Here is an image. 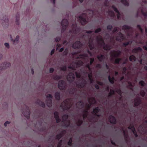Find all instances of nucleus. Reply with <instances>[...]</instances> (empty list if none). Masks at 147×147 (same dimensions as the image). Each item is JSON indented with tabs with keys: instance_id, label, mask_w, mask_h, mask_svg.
<instances>
[{
	"instance_id": "f257e3e1",
	"label": "nucleus",
	"mask_w": 147,
	"mask_h": 147,
	"mask_svg": "<svg viewBox=\"0 0 147 147\" xmlns=\"http://www.w3.org/2000/svg\"><path fill=\"white\" fill-rule=\"evenodd\" d=\"M96 40L99 44L101 46H103V48L105 50L108 51L111 49V45L108 44L105 45L104 41L102 37H97Z\"/></svg>"
},
{
	"instance_id": "f03ea898",
	"label": "nucleus",
	"mask_w": 147,
	"mask_h": 147,
	"mask_svg": "<svg viewBox=\"0 0 147 147\" xmlns=\"http://www.w3.org/2000/svg\"><path fill=\"white\" fill-rule=\"evenodd\" d=\"M71 100V98H69L65 99L63 101L61 106H62L64 110H68L70 109L72 106Z\"/></svg>"
},
{
	"instance_id": "7ed1b4c3",
	"label": "nucleus",
	"mask_w": 147,
	"mask_h": 147,
	"mask_svg": "<svg viewBox=\"0 0 147 147\" xmlns=\"http://www.w3.org/2000/svg\"><path fill=\"white\" fill-rule=\"evenodd\" d=\"M72 29L69 30V33L73 35L79 33L80 31V28L78 27L76 23H73L71 26Z\"/></svg>"
},
{
	"instance_id": "20e7f679",
	"label": "nucleus",
	"mask_w": 147,
	"mask_h": 147,
	"mask_svg": "<svg viewBox=\"0 0 147 147\" xmlns=\"http://www.w3.org/2000/svg\"><path fill=\"white\" fill-rule=\"evenodd\" d=\"M78 19L82 25H85L88 22L86 20L87 18V14L86 13H83L78 17Z\"/></svg>"
},
{
	"instance_id": "39448f33",
	"label": "nucleus",
	"mask_w": 147,
	"mask_h": 147,
	"mask_svg": "<svg viewBox=\"0 0 147 147\" xmlns=\"http://www.w3.org/2000/svg\"><path fill=\"white\" fill-rule=\"evenodd\" d=\"M24 107L25 109L24 108L22 110V113L28 119L30 118V114L29 108L26 105H24Z\"/></svg>"
},
{
	"instance_id": "423d86ee",
	"label": "nucleus",
	"mask_w": 147,
	"mask_h": 147,
	"mask_svg": "<svg viewBox=\"0 0 147 147\" xmlns=\"http://www.w3.org/2000/svg\"><path fill=\"white\" fill-rule=\"evenodd\" d=\"M68 21L67 19H64L62 20L61 23L62 26L61 33H63L65 31L68 26Z\"/></svg>"
},
{
	"instance_id": "0eeeda50",
	"label": "nucleus",
	"mask_w": 147,
	"mask_h": 147,
	"mask_svg": "<svg viewBox=\"0 0 147 147\" xmlns=\"http://www.w3.org/2000/svg\"><path fill=\"white\" fill-rule=\"evenodd\" d=\"M58 88L60 90H65L66 88V84L65 82L63 80H61L59 82Z\"/></svg>"
},
{
	"instance_id": "6e6552de",
	"label": "nucleus",
	"mask_w": 147,
	"mask_h": 147,
	"mask_svg": "<svg viewBox=\"0 0 147 147\" xmlns=\"http://www.w3.org/2000/svg\"><path fill=\"white\" fill-rule=\"evenodd\" d=\"M82 45L80 41H77L75 42L72 45V47L75 49H80L82 47Z\"/></svg>"
},
{
	"instance_id": "1a4fd4ad",
	"label": "nucleus",
	"mask_w": 147,
	"mask_h": 147,
	"mask_svg": "<svg viewBox=\"0 0 147 147\" xmlns=\"http://www.w3.org/2000/svg\"><path fill=\"white\" fill-rule=\"evenodd\" d=\"M75 78L74 74L72 72L70 73L67 77V80L70 83L74 82Z\"/></svg>"
},
{
	"instance_id": "9d476101",
	"label": "nucleus",
	"mask_w": 147,
	"mask_h": 147,
	"mask_svg": "<svg viewBox=\"0 0 147 147\" xmlns=\"http://www.w3.org/2000/svg\"><path fill=\"white\" fill-rule=\"evenodd\" d=\"M121 52L120 50L117 51H113L110 53L111 55L114 57H119L121 54Z\"/></svg>"
},
{
	"instance_id": "9b49d317",
	"label": "nucleus",
	"mask_w": 147,
	"mask_h": 147,
	"mask_svg": "<svg viewBox=\"0 0 147 147\" xmlns=\"http://www.w3.org/2000/svg\"><path fill=\"white\" fill-rule=\"evenodd\" d=\"M117 36L116 38V40L119 42L122 41L125 39L124 35L120 32L118 33Z\"/></svg>"
},
{
	"instance_id": "f8f14e48",
	"label": "nucleus",
	"mask_w": 147,
	"mask_h": 147,
	"mask_svg": "<svg viewBox=\"0 0 147 147\" xmlns=\"http://www.w3.org/2000/svg\"><path fill=\"white\" fill-rule=\"evenodd\" d=\"M134 107H136L140 105L142 102L141 98L140 97H137L136 98L134 101Z\"/></svg>"
},
{
	"instance_id": "ddd939ff",
	"label": "nucleus",
	"mask_w": 147,
	"mask_h": 147,
	"mask_svg": "<svg viewBox=\"0 0 147 147\" xmlns=\"http://www.w3.org/2000/svg\"><path fill=\"white\" fill-rule=\"evenodd\" d=\"M11 66V64L9 62H5L0 65V70L5 69Z\"/></svg>"
},
{
	"instance_id": "4468645a",
	"label": "nucleus",
	"mask_w": 147,
	"mask_h": 147,
	"mask_svg": "<svg viewBox=\"0 0 147 147\" xmlns=\"http://www.w3.org/2000/svg\"><path fill=\"white\" fill-rule=\"evenodd\" d=\"M86 84V81L83 80L82 82L76 84L77 86L79 88H84Z\"/></svg>"
},
{
	"instance_id": "2eb2a0df",
	"label": "nucleus",
	"mask_w": 147,
	"mask_h": 147,
	"mask_svg": "<svg viewBox=\"0 0 147 147\" xmlns=\"http://www.w3.org/2000/svg\"><path fill=\"white\" fill-rule=\"evenodd\" d=\"M108 120L110 122L113 124H115L116 123V119L112 115H110L108 117Z\"/></svg>"
},
{
	"instance_id": "dca6fc26",
	"label": "nucleus",
	"mask_w": 147,
	"mask_h": 147,
	"mask_svg": "<svg viewBox=\"0 0 147 147\" xmlns=\"http://www.w3.org/2000/svg\"><path fill=\"white\" fill-rule=\"evenodd\" d=\"M100 111V109L98 107H96L93 109L92 113L94 114L95 115L98 117H99L100 115L98 114L97 113Z\"/></svg>"
},
{
	"instance_id": "f3484780",
	"label": "nucleus",
	"mask_w": 147,
	"mask_h": 147,
	"mask_svg": "<svg viewBox=\"0 0 147 147\" xmlns=\"http://www.w3.org/2000/svg\"><path fill=\"white\" fill-rule=\"evenodd\" d=\"M2 20H3L2 24L3 25L5 26L6 25L8 26L9 25V20L7 16H5V17H4L3 19Z\"/></svg>"
},
{
	"instance_id": "a211bd4d",
	"label": "nucleus",
	"mask_w": 147,
	"mask_h": 147,
	"mask_svg": "<svg viewBox=\"0 0 147 147\" xmlns=\"http://www.w3.org/2000/svg\"><path fill=\"white\" fill-rule=\"evenodd\" d=\"M97 58L98 60L101 62H104L105 61V57L104 55L102 54L98 55L97 57Z\"/></svg>"
},
{
	"instance_id": "6ab92c4d",
	"label": "nucleus",
	"mask_w": 147,
	"mask_h": 147,
	"mask_svg": "<svg viewBox=\"0 0 147 147\" xmlns=\"http://www.w3.org/2000/svg\"><path fill=\"white\" fill-rule=\"evenodd\" d=\"M76 105H78L77 107L79 109L82 108L84 106V103L81 100L79 101L76 104Z\"/></svg>"
},
{
	"instance_id": "aec40b11",
	"label": "nucleus",
	"mask_w": 147,
	"mask_h": 147,
	"mask_svg": "<svg viewBox=\"0 0 147 147\" xmlns=\"http://www.w3.org/2000/svg\"><path fill=\"white\" fill-rule=\"evenodd\" d=\"M54 96L56 100H60L61 98L60 97V92H57L55 94Z\"/></svg>"
},
{
	"instance_id": "412c9836",
	"label": "nucleus",
	"mask_w": 147,
	"mask_h": 147,
	"mask_svg": "<svg viewBox=\"0 0 147 147\" xmlns=\"http://www.w3.org/2000/svg\"><path fill=\"white\" fill-rule=\"evenodd\" d=\"M46 104L47 106L49 107L52 106V100L51 99H48L46 100Z\"/></svg>"
},
{
	"instance_id": "4be33fe9",
	"label": "nucleus",
	"mask_w": 147,
	"mask_h": 147,
	"mask_svg": "<svg viewBox=\"0 0 147 147\" xmlns=\"http://www.w3.org/2000/svg\"><path fill=\"white\" fill-rule=\"evenodd\" d=\"M36 103L40 107L44 108L45 107V103L42 101L39 100H38L36 102Z\"/></svg>"
},
{
	"instance_id": "5701e85b",
	"label": "nucleus",
	"mask_w": 147,
	"mask_h": 147,
	"mask_svg": "<svg viewBox=\"0 0 147 147\" xmlns=\"http://www.w3.org/2000/svg\"><path fill=\"white\" fill-rule=\"evenodd\" d=\"M76 91V89L74 87H72L69 89V93L71 94H74Z\"/></svg>"
},
{
	"instance_id": "b1692460",
	"label": "nucleus",
	"mask_w": 147,
	"mask_h": 147,
	"mask_svg": "<svg viewBox=\"0 0 147 147\" xmlns=\"http://www.w3.org/2000/svg\"><path fill=\"white\" fill-rule=\"evenodd\" d=\"M142 50V49L140 47L135 48L133 49L132 52L133 53H137L138 51H141Z\"/></svg>"
},
{
	"instance_id": "393cba45",
	"label": "nucleus",
	"mask_w": 147,
	"mask_h": 147,
	"mask_svg": "<svg viewBox=\"0 0 147 147\" xmlns=\"http://www.w3.org/2000/svg\"><path fill=\"white\" fill-rule=\"evenodd\" d=\"M88 46L90 49L91 50L94 49V46L93 42V41H89L88 42Z\"/></svg>"
},
{
	"instance_id": "a878e982",
	"label": "nucleus",
	"mask_w": 147,
	"mask_h": 147,
	"mask_svg": "<svg viewBox=\"0 0 147 147\" xmlns=\"http://www.w3.org/2000/svg\"><path fill=\"white\" fill-rule=\"evenodd\" d=\"M108 78L109 82L111 84H113L114 83L115 79L113 77H111L110 76H109Z\"/></svg>"
},
{
	"instance_id": "bb28decb",
	"label": "nucleus",
	"mask_w": 147,
	"mask_h": 147,
	"mask_svg": "<svg viewBox=\"0 0 147 147\" xmlns=\"http://www.w3.org/2000/svg\"><path fill=\"white\" fill-rule=\"evenodd\" d=\"M112 10H108L109 15L111 17H114L115 16V14L114 12L111 11Z\"/></svg>"
},
{
	"instance_id": "cd10ccee",
	"label": "nucleus",
	"mask_w": 147,
	"mask_h": 147,
	"mask_svg": "<svg viewBox=\"0 0 147 147\" xmlns=\"http://www.w3.org/2000/svg\"><path fill=\"white\" fill-rule=\"evenodd\" d=\"M20 19V15L19 14L17 13L16 16V23L17 25H19V20Z\"/></svg>"
},
{
	"instance_id": "c85d7f7f",
	"label": "nucleus",
	"mask_w": 147,
	"mask_h": 147,
	"mask_svg": "<svg viewBox=\"0 0 147 147\" xmlns=\"http://www.w3.org/2000/svg\"><path fill=\"white\" fill-rule=\"evenodd\" d=\"M115 11L117 13V16L118 19H119L121 18V15L120 13L119 10H113Z\"/></svg>"
},
{
	"instance_id": "c756f323",
	"label": "nucleus",
	"mask_w": 147,
	"mask_h": 147,
	"mask_svg": "<svg viewBox=\"0 0 147 147\" xmlns=\"http://www.w3.org/2000/svg\"><path fill=\"white\" fill-rule=\"evenodd\" d=\"M129 60L130 61H135L136 60V57L134 55H131L129 57Z\"/></svg>"
},
{
	"instance_id": "7c9ffc66",
	"label": "nucleus",
	"mask_w": 147,
	"mask_h": 147,
	"mask_svg": "<svg viewBox=\"0 0 147 147\" xmlns=\"http://www.w3.org/2000/svg\"><path fill=\"white\" fill-rule=\"evenodd\" d=\"M53 77L54 80H58L61 78V76L58 75H54Z\"/></svg>"
},
{
	"instance_id": "2f4dec72",
	"label": "nucleus",
	"mask_w": 147,
	"mask_h": 147,
	"mask_svg": "<svg viewBox=\"0 0 147 147\" xmlns=\"http://www.w3.org/2000/svg\"><path fill=\"white\" fill-rule=\"evenodd\" d=\"M131 27L127 25H124L122 27V29L125 30H129L131 29Z\"/></svg>"
},
{
	"instance_id": "473e14b6",
	"label": "nucleus",
	"mask_w": 147,
	"mask_h": 147,
	"mask_svg": "<svg viewBox=\"0 0 147 147\" xmlns=\"http://www.w3.org/2000/svg\"><path fill=\"white\" fill-rule=\"evenodd\" d=\"M115 91L114 90H110V92L108 96L109 97L115 94Z\"/></svg>"
},
{
	"instance_id": "72a5a7b5",
	"label": "nucleus",
	"mask_w": 147,
	"mask_h": 147,
	"mask_svg": "<svg viewBox=\"0 0 147 147\" xmlns=\"http://www.w3.org/2000/svg\"><path fill=\"white\" fill-rule=\"evenodd\" d=\"M121 2L125 5L128 6L129 5L128 1L127 0H121Z\"/></svg>"
},
{
	"instance_id": "f704fd0d",
	"label": "nucleus",
	"mask_w": 147,
	"mask_h": 147,
	"mask_svg": "<svg viewBox=\"0 0 147 147\" xmlns=\"http://www.w3.org/2000/svg\"><path fill=\"white\" fill-rule=\"evenodd\" d=\"M83 121L82 119H79L77 122V125L78 126H80L82 124Z\"/></svg>"
},
{
	"instance_id": "c9c22d12",
	"label": "nucleus",
	"mask_w": 147,
	"mask_h": 147,
	"mask_svg": "<svg viewBox=\"0 0 147 147\" xmlns=\"http://www.w3.org/2000/svg\"><path fill=\"white\" fill-rule=\"evenodd\" d=\"M121 60V59L120 58H116L115 61V64H118L119 63L120 61Z\"/></svg>"
},
{
	"instance_id": "e433bc0d",
	"label": "nucleus",
	"mask_w": 147,
	"mask_h": 147,
	"mask_svg": "<svg viewBox=\"0 0 147 147\" xmlns=\"http://www.w3.org/2000/svg\"><path fill=\"white\" fill-rule=\"evenodd\" d=\"M72 138H71L69 139V141H68L67 142V144L69 146H71L72 145Z\"/></svg>"
},
{
	"instance_id": "4c0bfd02",
	"label": "nucleus",
	"mask_w": 147,
	"mask_h": 147,
	"mask_svg": "<svg viewBox=\"0 0 147 147\" xmlns=\"http://www.w3.org/2000/svg\"><path fill=\"white\" fill-rule=\"evenodd\" d=\"M68 115L67 114H65L62 116V119L64 121H66L68 118Z\"/></svg>"
},
{
	"instance_id": "58836bf2",
	"label": "nucleus",
	"mask_w": 147,
	"mask_h": 147,
	"mask_svg": "<svg viewBox=\"0 0 147 147\" xmlns=\"http://www.w3.org/2000/svg\"><path fill=\"white\" fill-rule=\"evenodd\" d=\"M131 42L130 41H128L127 42H124L123 43L122 46L123 47H125L128 45L130 44L131 43Z\"/></svg>"
},
{
	"instance_id": "ea45409f",
	"label": "nucleus",
	"mask_w": 147,
	"mask_h": 147,
	"mask_svg": "<svg viewBox=\"0 0 147 147\" xmlns=\"http://www.w3.org/2000/svg\"><path fill=\"white\" fill-rule=\"evenodd\" d=\"M141 12L142 14L145 17V18L147 17V12H144V10H141Z\"/></svg>"
},
{
	"instance_id": "a19ab883",
	"label": "nucleus",
	"mask_w": 147,
	"mask_h": 147,
	"mask_svg": "<svg viewBox=\"0 0 147 147\" xmlns=\"http://www.w3.org/2000/svg\"><path fill=\"white\" fill-rule=\"evenodd\" d=\"M116 92L119 94V95L121 96L122 92L120 89H117L116 91Z\"/></svg>"
},
{
	"instance_id": "79ce46f5",
	"label": "nucleus",
	"mask_w": 147,
	"mask_h": 147,
	"mask_svg": "<svg viewBox=\"0 0 147 147\" xmlns=\"http://www.w3.org/2000/svg\"><path fill=\"white\" fill-rule=\"evenodd\" d=\"M146 94V92L143 90H142L140 92V94L142 97L144 96Z\"/></svg>"
},
{
	"instance_id": "37998d69",
	"label": "nucleus",
	"mask_w": 147,
	"mask_h": 147,
	"mask_svg": "<svg viewBox=\"0 0 147 147\" xmlns=\"http://www.w3.org/2000/svg\"><path fill=\"white\" fill-rule=\"evenodd\" d=\"M70 124V122L68 121L67 122H64V126L66 127H68L69 126Z\"/></svg>"
},
{
	"instance_id": "c03bdc74",
	"label": "nucleus",
	"mask_w": 147,
	"mask_h": 147,
	"mask_svg": "<svg viewBox=\"0 0 147 147\" xmlns=\"http://www.w3.org/2000/svg\"><path fill=\"white\" fill-rule=\"evenodd\" d=\"M54 117L55 118L59 117V113L57 111H55L54 113Z\"/></svg>"
},
{
	"instance_id": "a18cd8bd",
	"label": "nucleus",
	"mask_w": 147,
	"mask_h": 147,
	"mask_svg": "<svg viewBox=\"0 0 147 147\" xmlns=\"http://www.w3.org/2000/svg\"><path fill=\"white\" fill-rule=\"evenodd\" d=\"M139 84L142 87L144 86L145 85V83L143 80H141L139 82Z\"/></svg>"
},
{
	"instance_id": "49530a36",
	"label": "nucleus",
	"mask_w": 147,
	"mask_h": 147,
	"mask_svg": "<svg viewBox=\"0 0 147 147\" xmlns=\"http://www.w3.org/2000/svg\"><path fill=\"white\" fill-rule=\"evenodd\" d=\"M19 36H17L15 39V40H13V39H11V40L12 41H13V42H15V41L18 42V41L19 40Z\"/></svg>"
},
{
	"instance_id": "de8ad7c7",
	"label": "nucleus",
	"mask_w": 147,
	"mask_h": 147,
	"mask_svg": "<svg viewBox=\"0 0 147 147\" xmlns=\"http://www.w3.org/2000/svg\"><path fill=\"white\" fill-rule=\"evenodd\" d=\"M80 56L81 57H87L88 55L84 53L80 54Z\"/></svg>"
},
{
	"instance_id": "09e8293b",
	"label": "nucleus",
	"mask_w": 147,
	"mask_h": 147,
	"mask_svg": "<svg viewBox=\"0 0 147 147\" xmlns=\"http://www.w3.org/2000/svg\"><path fill=\"white\" fill-rule=\"evenodd\" d=\"M61 70L64 71H66L67 70V68L66 66L64 65L61 67Z\"/></svg>"
},
{
	"instance_id": "8fccbe9b",
	"label": "nucleus",
	"mask_w": 147,
	"mask_h": 147,
	"mask_svg": "<svg viewBox=\"0 0 147 147\" xmlns=\"http://www.w3.org/2000/svg\"><path fill=\"white\" fill-rule=\"evenodd\" d=\"M90 65H90L89 64V63H88V64H86V67H87V68H88V69H89V71H91V67H90Z\"/></svg>"
},
{
	"instance_id": "3c124183",
	"label": "nucleus",
	"mask_w": 147,
	"mask_h": 147,
	"mask_svg": "<svg viewBox=\"0 0 147 147\" xmlns=\"http://www.w3.org/2000/svg\"><path fill=\"white\" fill-rule=\"evenodd\" d=\"M107 29L108 30H111L113 29V26L112 25H109L107 26Z\"/></svg>"
},
{
	"instance_id": "603ef678",
	"label": "nucleus",
	"mask_w": 147,
	"mask_h": 147,
	"mask_svg": "<svg viewBox=\"0 0 147 147\" xmlns=\"http://www.w3.org/2000/svg\"><path fill=\"white\" fill-rule=\"evenodd\" d=\"M101 30V29L100 28H98L97 29L94 31V32L96 33H97L100 32Z\"/></svg>"
},
{
	"instance_id": "864d4df0",
	"label": "nucleus",
	"mask_w": 147,
	"mask_h": 147,
	"mask_svg": "<svg viewBox=\"0 0 147 147\" xmlns=\"http://www.w3.org/2000/svg\"><path fill=\"white\" fill-rule=\"evenodd\" d=\"M62 140H61L59 141V142L57 144V147H61L62 145Z\"/></svg>"
},
{
	"instance_id": "5fc2aeb1",
	"label": "nucleus",
	"mask_w": 147,
	"mask_h": 147,
	"mask_svg": "<svg viewBox=\"0 0 147 147\" xmlns=\"http://www.w3.org/2000/svg\"><path fill=\"white\" fill-rule=\"evenodd\" d=\"M94 61V58H91L90 59V61L89 64L91 65L92 64L93 62Z\"/></svg>"
},
{
	"instance_id": "6e6d98bb",
	"label": "nucleus",
	"mask_w": 147,
	"mask_h": 147,
	"mask_svg": "<svg viewBox=\"0 0 147 147\" xmlns=\"http://www.w3.org/2000/svg\"><path fill=\"white\" fill-rule=\"evenodd\" d=\"M88 114L87 113H84L83 115V117L84 119H86V118H87L88 116Z\"/></svg>"
},
{
	"instance_id": "4d7b16f0",
	"label": "nucleus",
	"mask_w": 147,
	"mask_h": 147,
	"mask_svg": "<svg viewBox=\"0 0 147 147\" xmlns=\"http://www.w3.org/2000/svg\"><path fill=\"white\" fill-rule=\"evenodd\" d=\"M63 54L66 56L67 55L68 53V50L67 49H66L65 51L63 52Z\"/></svg>"
},
{
	"instance_id": "13d9d810",
	"label": "nucleus",
	"mask_w": 147,
	"mask_h": 147,
	"mask_svg": "<svg viewBox=\"0 0 147 147\" xmlns=\"http://www.w3.org/2000/svg\"><path fill=\"white\" fill-rule=\"evenodd\" d=\"M68 68L73 70H76L75 67L73 66H69L68 67Z\"/></svg>"
},
{
	"instance_id": "bf43d9fd",
	"label": "nucleus",
	"mask_w": 147,
	"mask_h": 147,
	"mask_svg": "<svg viewBox=\"0 0 147 147\" xmlns=\"http://www.w3.org/2000/svg\"><path fill=\"white\" fill-rule=\"evenodd\" d=\"M61 40V38L60 37H56L55 39V41L57 42H58L59 41H60Z\"/></svg>"
},
{
	"instance_id": "052dcab7",
	"label": "nucleus",
	"mask_w": 147,
	"mask_h": 147,
	"mask_svg": "<svg viewBox=\"0 0 147 147\" xmlns=\"http://www.w3.org/2000/svg\"><path fill=\"white\" fill-rule=\"evenodd\" d=\"M118 31V29L117 27L115 28L112 31L113 33H115Z\"/></svg>"
},
{
	"instance_id": "680f3d73",
	"label": "nucleus",
	"mask_w": 147,
	"mask_h": 147,
	"mask_svg": "<svg viewBox=\"0 0 147 147\" xmlns=\"http://www.w3.org/2000/svg\"><path fill=\"white\" fill-rule=\"evenodd\" d=\"M46 98H49L50 99H51L53 98V96L51 94H48L47 96H46Z\"/></svg>"
},
{
	"instance_id": "e2e57ef3",
	"label": "nucleus",
	"mask_w": 147,
	"mask_h": 147,
	"mask_svg": "<svg viewBox=\"0 0 147 147\" xmlns=\"http://www.w3.org/2000/svg\"><path fill=\"white\" fill-rule=\"evenodd\" d=\"M75 74L76 75V76L77 78H79L80 77V75L79 73H78V72H75Z\"/></svg>"
},
{
	"instance_id": "0e129e2a",
	"label": "nucleus",
	"mask_w": 147,
	"mask_h": 147,
	"mask_svg": "<svg viewBox=\"0 0 147 147\" xmlns=\"http://www.w3.org/2000/svg\"><path fill=\"white\" fill-rule=\"evenodd\" d=\"M56 122L57 123H59L61 121V119L59 118V117L55 118Z\"/></svg>"
},
{
	"instance_id": "69168bd1",
	"label": "nucleus",
	"mask_w": 147,
	"mask_h": 147,
	"mask_svg": "<svg viewBox=\"0 0 147 147\" xmlns=\"http://www.w3.org/2000/svg\"><path fill=\"white\" fill-rule=\"evenodd\" d=\"M61 138V137H60L59 135L58 134H57L56 136V139L57 140H59Z\"/></svg>"
},
{
	"instance_id": "338daca9",
	"label": "nucleus",
	"mask_w": 147,
	"mask_h": 147,
	"mask_svg": "<svg viewBox=\"0 0 147 147\" xmlns=\"http://www.w3.org/2000/svg\"><path fill=\"white\" fill-rule=\"evenodd\" d=\"M97 83L98 84L101 86H103V84L102 82L99 81H97Z\"/></svg>"
},
{
	"instance_id": "774afa93",
	"label": "nucleus",
	"mask_w": 147,
	"mask_h": 147,
	"mask_svg": "<svg viewBox=\"0 0 147 147\" xmlns=\"http://www.w3.org/2000/svg\"><path fill=\"white\" fill-rule=\"evenodd\" d=\"M133 127H134L133 125H130L128 127V129H132Z\"/></svg>"
}]
</instances>
